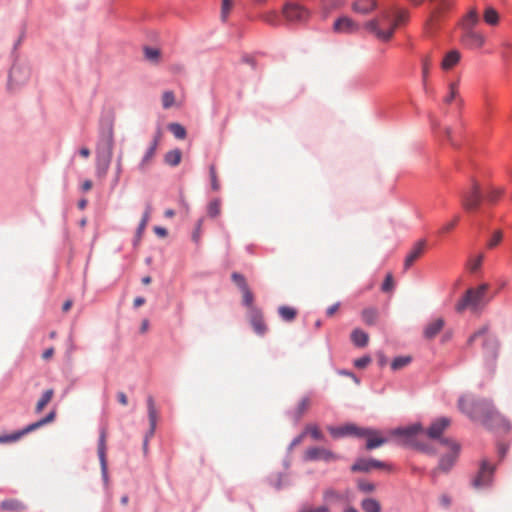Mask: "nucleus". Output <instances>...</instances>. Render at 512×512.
<instances>
[{
	"mask_svg": "<svg viewBox=\"0 0 512 512\" xmlns=\"http://www.w3.org/2000/svg\"><path fill=\"white\" fill-rule=\"evenodd\" d=\"M471 417L492 430L508 432L511 429L510 421L487 401L476 403Z\"/></svg>",
	"mask_w": 512,
	"mask_h": 512,
	"instance_id": "obj_1",
	"label": "nucleus"
},
{
	"mask_svg": "<svg viewBox=\"0 0 512 512\" xmlns=\"http://www.w3.org/2000/svg\"><path fill=\"white\" fill-rule=\"evenodd\" d=\"M409 18L407 10L399 9L393 13L388 11L383 13V20H387L390 23L388 29H382L379 27V20H370L365 23V29L373 33L379 40L389 41L394 34L396 28L404 25Z\"/></svg>",
	"mask_w": 512,
	"mask_h": 512,
	"instance_id": "obj_2",
	"label": "nucleus"
},
{
	"mask_svg": "<svg viewBox=\"0 0 512 512\" xmlns=\"http://www.w3.org/2000/svg\"><path fill=\"white\" fill-rule=\"evenodd\" d=\"M329 431L335 438L345 436L366 438V448H376L388 442L387 438L383 437L379 431L361 428L354 424H346L341 427H330Z\"/></svg>",
	"mask_w": 512,
	"mask_h": 512,
	"instance_id": "obj_3",
	"label": "nucleus"
},
{
	"mask_svg": "<svg viewBox=\"0 0 512 512\" xmlns=\"http://www.w3.org/2000/svg\"><path fill=\"white\" fill-rule=\"evenodd\" d=\"M488 284H481L477 288H470L455 305V310L462 313L466 309L472 312L479 311L484 306V296L488 290Z\"/></svg>",
	"mask_w": 512,
	"mask_h": 512,
	"instance_id": "obj_4",
	"label": "nucleus"
},
{
	"mask_svg": "<svg viewBox=\"0 0 512 512\" xmlns=\"http://www.w3.org/2000/svg\"><path fill=\"white\" fill-rule=\"evenodd\" d=\"M425 428L420 422H415L407 426L398 427L389 431V436L397 438L399 445H411L424 435Z\"/></svg>",
	"mask_w": 512,
	"mask_h": 512,
	"instance_id": "obj_5",
	"label": "nucleus"
},
{
	"mask_svg": "<svg viewBox=\"0 0 512 512\" xmlns=\"http://www.w3.org/2000/svg\"><path fill=\"white\" fill-rule=\"evenodd\" d=\"M55 416H56L55 411H51L44 418H42L32 424H29L22 430L15 431L12 433L0 434V445L15 443L16 441H18L20 438H22L26 434H28L32 431H35L36 429L54 421Z\"/></svg>",
	"mask_w": 512,
	"mask_h": 512,
	"instance_id": "obj_6",
	"label": "nucleus"
},
{
	"mask_svg": "<svg viewBox=\"0 0 512 512\" xmlns=\"http://www.w3.org/2000/svg\"><path fill=\"white\" fill-rule=\"evenodd\" d=\"M495 466L489 461L483 460L481 462L477 475L472 480V486L475 489H484L492 485Z\"/></svg>",
	"mask_w": 512,
	"mask_h": 512,
	"instance_id": "obj_7",
	"label": "nucleus"
},
{
	"mask_svg": "<svg viewBox=\"0 0 512 512\" xmlns=\"http://www.w3.org/2000/svg\"><path fill=\"white\" fill-rule=\"evenodd\" d=\"M282 14L290 23H304L308 20L309 11L300 4L288 2L283 6Z\"/></svg>",
	"mask_w": 512,
	"mask_h": 512,
	"instance_id": "obj_8",
	"label": "nucleus"
},
{
	"mask_svg": "<svg viewBox=\"0 0 512 512\" xmlns=\"http://www.w3.org/2000/svg\"><path fill=\"white\" fill-rule=\"evenodd\" d=\"M462 206L468 211L472 212L478 209L482 201V194L479 185L474 182L472 187L462 193Z\"/></svg>",
	"mask_w": 512,
	"mask_h": 512,
	"instance_id": "obj_9",
	"label": "nucleus"
},
{
	"mask_svg": "<svg viewBox=\"0 0 512 512\" xmlns=\"http://www.w3.org/2000/svg\"><path fill=\"white\" fill-rule=\"evenodd\" d=\"M451 425V419L448 417H440L435 419L431 425L425 429L424 435L430 439H438Z\"/></svg>",
	"mask_w": 512,
	"mask_h": 512,
	"instance_id": "obj_10",
	"label": "nucleus"
},
{
	"mask_svg": "<svg viewBox=\"0 0 512 512\" xmlns=\"http://www.w3.org/2000/svg\"><path fill=\"white\" fill-rule=\"evenodd\" d=\"M360 30V25L348 16H342L336 19L333 24L335 33L353 34Z\"/></svg>",
	"mask_w": 512,
	"mask_h": 512,
	"instance_id": "obj_11",
	"label": "nucleus"
},
{
	"mask_svg": "<svg viewBox=\"0 0 512 512\" xmlns=\"http://www.w3.org/2000/svg\"><path fill=\"white\" fill-rule=\"evenodd\" d=\"M375 468L391 469V465L373 459H359L351 466L353 472H369Z\"/></svg>",
	"mask_w": 512,
	"mask_h": 512,
	"instance_id": "obj_12",
	"label": "nucleus"
},
{
	"mask_svg": "<svg viewBox=\"0 0 512 512\" xmlns=\"http://www.w3.org/2000/svg\"><path fill=\"white\" fill-rule=\"evenodd\" d=\"M248 317L254 332L259 336H263L267 332L268 328L261 311L257 308H251L249 310Z\"/></svg>",
	"mask_w": 512,
	"mask_h": 512,
	"instance_id": "obj_13",
	"label": "nucleus"
},
{
	"mask_svg": "<svg viewBox=\"0 0 512 512\" xmlns=\"http://www.w3.org/2000/svg\"><path fill=\"white\" fill-rule=\"evenodd\" d=\"M426 246L425 240H419L417 241L409 253L407 254L405 260H404V269H409L416 260H418L424 253Z\"/></svg>",
	"mask_w": 512,
	"mask_h": 512,
	"instance_id": "obj_14",
	"label": "nucleus"
},
{
	"mask_svg": "<svg viewBox=\"0 0 512 512\" xmlns=\"http://www.w3.org/2000/svg\"><path fill=\"white\" fill-rule=\"evenodd\" d=\"M112 147H113V141L112 137L110 136L107 140V146L105 151L98 150L97 154V165L99 169H102L103 173H106V171L109 168L111 158H112Z\"/></svg>",
	"mask_w": 512,
	"mask_h": 512,
	"instance_id": "obj_15",
	"label": "nucleus"
},
{
	"mask_svg": "<svg viewBox=\"0 0 512 512\" xmlns=\"http://www.w3.org/2000/svg\"><path fill=\"white\" fill-rule=\"evenodd\" d=\"M463 43L470 48H481L485 44V36L473 29L465 30Z\"/></svg>",
	"mask_w": 512,
	"mask_h": 512,
	"instance_id": "obj_16",
	"label": "nucleus"
},
{
	"mask_svg": "<svg viewBox=\"0 0 512 512\" xmlns=\"http://www.w3.org/2000/svg\"><path fill=\"white\" fill-rule=\"evenodd\" d=\"M445 320L441 317L435 318L430 321L423 330V335L426 339L431 340L435 338L440 331L444 328Z\"/></svg>",
	"mask_w": 512,
	"mask_h": 512,
	"instance_id": "obj_17",
	"label": "nucleus"
},
{
	"mask_svg": "<svg viewBox=\"0 0 512 512\" xmlns=\"http://www.w3.org/2000/svg\"><path fill=\"white\" fill-rule=\"evenodd\" d=\"M156 151L157 150H155V145L149 146L147 148L141 160L137 164L136 169L138 172H140L141 174H145L150 169L155 158Z\"/></svg>",
	"mask_w": 512,
	"mask_h": 512,
	"instance_id": "obj_18",
	"label": "nucleus"
},
{
	"mask_svg": "<svg viewBox=\"0 0 512 512\" xmlns=\"http://www.w3.org/2000/svg\"><path fill=\"white\" fill-rule=\"evenodd\" d=\"M29 76L28 69L21 66H13L10 74H9V86L12 87L13 84H22L26 82Z\"/></svg>",
	"mask_w": 512,
	"mask_h": 512,
	"instance_id": "obj_19",
	"label": "nucleus"
},
{
	"mask_svg": "<svg viewBox=\"0 0 512 512\" xmlns=\"http://www.w3.org/2000/svg\"><path fill=\"white\" fill-rule=\"evenodd\" d=\"M303 458L307 461L328 462L334 458L330 450H305Z\"/></svg>",
	"mask_w": 512,
	"mask_h": 512,
	"instance_id": "obj_20",
	"label": "nucleus"
},
{
	"mask_svg": "<svg viewBox=\"0 0 512 512\" xmlns=\"http://www.w3.org/2000/svg\"><path fill=\"white\" fill-rule=\"evenodd\" d=\"M311 399L305 396L300 399L297 406L290 412V416L294 421H299L310 409Z\"/></svg>",
	"mask_w": 512,
	"mask_h": 512,
	"instance_id": "obj_21",
	"label": "nucleus"
},
{
	"mask_svg": "<svg viewBox=\"0 0 512 512\" xmlns=\"http://www.w3.org/2000/svg\"><path fill=\"white\" fill-rule=\"evenodd\" d=\"M454 101L457 102L459 105L463 104V100L460 97V93H459V83H458V81L449 83V85H448V93L443 98V102L445 104H448V105L451 104Z\"/></svg>",
	"mask_w": 512,
	"mask_h": 512,
	"instance_id": "obj_22",
	"label": "nucleus"
},
{
	"mask_svg": "<svg viewBox=\"0 0 512 512\" xmlns=\"http://www.w3.org/2000/svg\"><path fill=\"white\" fill-rule=\"evenodd\" d=\"M377 7L376 0H356L353 5V11L360 14H368Z\"/></svg>",
	"mask_w": 512,
	"mask_h": 512,
	"instance_id": "obj_23",
	"label": "nucleus"
},
{
	"mask_svg": "<svg viewBox=\"0 0 512 512\" xmlns=\"http://www.w3.org/2000/svg\"><path fill=\"white\" fill-rule=\"evenodd\" d=\"M147 407H148V417L150 423L149 436L154 434L156 423H157V410L154 403V398L152 396H148L147 398Z\"/></svg>",
	"mask_w": 512,
	"mask_h": 512,
	"instance_id": "obj_24",
	"label": "nucleus"
},
{
	"mask_svg": "<svg viewBox=\"0 0 512 512\" xmlns=\"http://www.w3.org/2000/svg\"><path fill=\"white\" fill-rule=\"evenodd\" d=\"M457 458L458 454L456 450H450L448 453L441 457L439 462V469L444 472L449 471L455 464Z\"/></svg>",
	"mask_w": 512,
	"mask_h": 512,
	"instance_id": "obj_25",
	"label": "nucleus"
},
{
	"mask_svg": "<svg viewBox=\"0 0 512 512\" xmlns=\"http://www.w3.org/2000/svg\"><path fill=\"white\" fill-rule=\"evenodd\" d=\"M460 53L457 50L448 52L442 60L441 67L443 70H450L460 61Z\"/></svg>",
	"mask_w": 512,
	"mask_h": 512,
	"instance_id": "obj_26",
	"label": "nucleus"
},
{
	"mask_svg": "<svg viewBox=\"0 0 512 512\" xmlns=\"http://www.w3.org/2000/svg\"><path fill=\"white\" fill-rule=\"evenodd\" d=\"M351 341L358 347H365L368 344L369 336L361 329H354L351 333Z\"/></svg>",
	"mask_w": 512,
	"mask_h": 512,
	"instance_id": "obj_27",
	"label": "nucleus"
},
{
	"mask_svg": "<svg viewBox=\"0 0 512 512\" xmlns=\"http://www.w3.org/2000/svg\"><path fill=\"white\" fill-rule=\"evenodd\" d=\"M182 159V152L179 149L168 151L164 156V161L167 165L175 167L180 164Z\"/></svg>",
	"mask_w": 512,
	"mask_h": 512,
	"instance_id": "obj_28",
	"label": "nucleus"
},
{
	"mask_svg": "<svg viewBox=\"0 0 512 512\" xmlns=\"http://www.w3.org/2000/svg\"><path fill=\"white\" fill-rule=\"evenodd\" d=\"M378 315H379L378 310L373 307L366 308L361 313L362 320L367 325L376 324Z\"/></svg>",
	"mask_w": 512,
	"mask_h": 512,
	"instance_id": "obj_29",
	"label": "nucleus"
},
{
	"mask_svg": "<svg viewBox=\"0 0 512 512\" xmlns=\"http://www.w3.org/2000/svg\"><path fill=\"white\" fill-rule=\"evenodd\" d=\"M348 494V490L345 493H340L334 489H327L323 494V498L327 502L342 501L348 498Z\"/></svg>",
	"mask_w": 512,
	"mask_h": 512,
	"instance_id": "obj_30",
	"label": "nucleus"
},
{
	"mask_svg": "<svg viewBox=\"0 0 512 512\" xmlns=\"http://www.w3.org/2000/svg\"><path fill=\"white\" fill-rule=\"evenodd\" d=\"M361 508L364 512H381V504L374 498H366L361 502Z\"/></svg>",
	"mask_w": 512,
	"mask_h": 512,
	"instance_id": "obj_31",
	"label": "nucleus"
},
{
	"mask_svg": "<svg viewBox=\"0 0 512 512\" xmlns=\"http://www.w3.org/2000/svg\"><path fill=\"white\" fill-rule=\"evenodd\" d=\"M53 395H54L53 389H47L46 391H44L41 398L36 403V406H35L36 413H40L43 411V409L46 407V405L51 401Z\"/></svg>",
	"mask_w": 512,
	"mask_h": 512,
	"instance_id": "obj_32",
	"label": "nucleus"
},
{
	"mask_svg": "<svg viewBox=\"0 0 512 512\" xmlns=\"http://www.w3.org/2000/svg\"><path fill=\"white\" fill-rule=\"evenodd\" d=\"M344 4V0H322V12L324 18L328 17L329 13L341 7Z\"/></svg>",
	"mask_w": 512,
	"mask_h": 512,
	"instance_id": "obj_33",
	"label": "nucleus"
},
{
	"mask_svg": "<svg viewBox=\"0 0 512 512\" xmlns=\"http://www.w3.org/2000/svg\"><path fill=\"white\" fill-rule=\"evenodd\" d=\"M0 507L5 511H21L25 508L24 504L16 499L2 501Z\"/></svg>",
	"mask_w": 512,
	"mask_h": 512,
	"instance_id": "obj_34",
	"label": "nucleus"
},
{
	"mask_svg": "<svg viewBox=\"0 0 512 512\" xmlns=\"http://www.w3.org/2000/svg\"><path fill=\"white\" fill-rule=\"evenodd\" d=\"M484 21L488 24V25H491V26H495L498 24L499 22V14L498 12L492 8V7H487L485 9V12H484Z\"/></svg>",
	"mask_w": 512,
	"mask_h": 512,
	"instance_id": "obj_35",
	"label": "nucleus"
},
{
	"mask_svg": "<svg viewBox=\"0 0 512 512\" xmlns=\"http://www.w3.org/2000/svg\"><path fill=\"white\" fill-rule=\"evenodd\" d=\"M207 214L211 218H216L221 214V200L216 198L209 202Z\"/></svg>",
	"mask_w": 512,
	"mask_h": 512,
	"instance_id": "obj_36",
	"label": "nucleus"
},
{
	"mask_svg": "<svg viewBox=\"0 0 512 512\" xmlns=\"http://www.w3.org/2000/svg\"><path fill=\"white\" fill-rule=\"evenodd\" d=\"M279 315L284 321H293L297 315L296 309L289 306H281L278 309Z\"/></svg>",
	"mask_w": 512,
	"mask_h": 512,
	"instance_id": "obj_37",
	"label": "nucleus"
},
{
	"mask_svg": "<svg viewBox=\"0 0 512 512\" xmlns=\"http://www.w3.org/2000/svg\"><path fill=\"white\" fill-rule=\"evenodd\" d=\"M484 261V254L480 253L475 257H471L467 263V267L470 272L476 273L480 268Z\"/></svg>",
	"mask_w": 512,
	"mask_h": 512,
	"instance_id": "obj_38",
	"label": "nucleus"
},
{
	"mask_svg": "<svg viewBox=\"0 0 512 512\" xmlns=\"http://www.w3.org/2000/svg\"><path fill=\"white\" fill-rule=\"evenodd\" d=\"M168 129L177 139H184L186 137V129L179 123H170Z\"/></svg>",
	"mask_w": 512,
	"mask_h": 512,
	"instance_id": "obj_39",
	"label": "nucleus"
},
{
	"mask_svg": "<svg viewBox=\"0 0 512 512\" xmlns=\"http://www.w3.org/2000/svg\"><path fill=\"white\" fill-rule=\"evenodd\" d=\"M303 435L310 436L313 440H321L323 433L316 425H307L303 431Z\"/></svg>",
	"mask_w": 512,
	"mask_h": 512,
	"instance_id": "obj_40",
	"label": "nucleus"
},
{
	"mask_svg": "<svg viewBox=\"0 0 512 512\" xmlns=\"http://www.w3.org/2000/svg\"><path fill=\"white\" fill-rule=\"evenodd\" d=\"M410 362H411L410 356H399V357H396L392 361L391 368H392V370L397 371V370H400V369L404 368L405 366H407Z\"/></svg>",
	"mask_w": 512,
	"mask_h": 512,
	"instance_id": "obj_41",
	"label": "nucleus"
},
{
	"mask_svg": "<svg viewBox=\"0 0 512 512\" xmlns=\"http://www.w3.org/2000/svg\"><path fill=\"white\" fill-rule=\"evenodd\" d=\"M479 22L478 14L475 10H471L465 18L464 29H472Z\"/></svg>",
	"mask_w": 512,
	"mask_h": 512,
	"instance_id": "obj_42",
	"label": "nucleus"
},
{
	"mask_svg": "<svg viewBox=\"0 0 512 512\" xmlns=\"http://www.w3.org/2000/svg\"><path fill=\"white\" fill-rule=\"evenodd\" d=\"M99 460L101 464V472L102 477L105 482V484L108 483V468H107V460L105 455V450H99Z\"/></svg>",
	"mask_w": 512,
	"mask_h": 512,
	"instance_id": "obj_43",
	"label": "nucleus"
},
{
	"mask_svg": "<svg viewBox=\"0 0 512 512\" xmlns=\"http://www.w3.org/2000/svg\"><path fill=\"white\" fill-rule=\"evenodd\" d=\"M145 58L151 62H158L160 58V50L152 47L144 48Z\"/></svg>",
	"mask_w": 512,
	"mask_h": 512,
	"instance_id": "obj_44",
	"label": "nucleus"
},
{
	"mask_svg": "<svg viewBox=\"0 0 512 512\" xmlns=\"http://www.w3.org/2000/svg\"><path fill=\"white\" fill-rule=\"evenodd\" d=\"M240 291L242 293V298H243L244 305H246L250 309L254 308L253 305H252L254 297H253V293L251 292L249 286H246L245 288L240 289Z\"/></svg>",
	"mask_w": 512,
	"mask_h": 512,
	"instance_id": "obj_45",
	"label": "nucleus"
},
{
	"mask_svg": "<svg viewBox=\"0 0 512 512\" xmlns=\"http://www.w3.org/2000/svg\"><path fill=\"white\" fill-rule=\"evenodd\" d=\"M431 65H432L431 56L430 55L424 56L422 58V78H423L424 82H426V80L428 78Z\"/></svg>",
	"mask_w": 512,
	"mask_h": 512,
	"instance_id": "obj_46",
	"label": "nucleus"
},
{
	"mask_svg": "<svg viewBox=\"0 0 512 512\" xmlns=\"http://www.w3.org/2000/svg\"><path fill=\"white\" fill-rule=\"evenodd\" d=\"M209 175H210V181H211V187L214 191H218L220 189V182L218 180L216 167L214 165H211L209 167Z\"/></svg>",
	"mask_w": 512,
	"mask_h": 512,
	"instance_id": "obj_47",
	"label": "nucleus"
},
{
	"mask_svg": "<svg viewBox=\"0 0 512 512\" xmlns=\"http://www.w3.org/2000/svg\"><path fill=\"white\" fill-rule=\"evenodd\" d=\"M175 101V96L172 91H165L162 95V106L165 109L170 108Z\"/></svg>",
	"mask_w": 512,
	"mask_h": 512,
	"instance_id": "obj_48",
	"label": "nucleus"
},
{
	"mask_svg": "<svg viewBox=\"0 0 512 512\" xmlns=\"http://www.w3.org/2000/svg\"><path fill=\"white\" fill-rule=\"evenodd\" d=\"M150 213H151V206L148 205L147 208H146V211L143 214L141 222L139 224V227H138V230H137L138 235H141L143 233V231L145 230V228H146V226L148 224L149 218H150Z\"/></svg>",
	"mask_w": 512,
	"mask_h": 512,
	"instance_id": "obj_49",
	"label": "nucleus"
},
{
	"mask_svg": "<svg viewBox=\"0 0 512 512\" xmlns=\"http://www.w3.org/2000/svg\"><path fill=\"white\" fill-rule=\"evenodd\" d=\"M503 234L500 230H497L493 233L492 237L487 242V247L489 249H493L496 247L502 240Z\"/></svg>",
	"mask_w": 512,
	"mask_h": 512,
	"instance_id": "obj_50",
	"label": "nucleus"
},
{
	"mask_svg": "<svg viewBox=\"0 0 512 512\" xmlns=\"http://www.w3.org/2000/svg\"><path fill=\"white\" fill-rule=\"evenodd\" d=\"M233 282L238 286L239 289L245 288L248 286L244 276L240 273L234 272L231 275Z\"/></svg>",
	"mask_w": 512,
	"mask_h": 512,
	"instance_id": "obj_51",
	"label": "nucleus"
},
{
	"mask_svg": "<svg viewBox=\"0 0 512 512\" xmlns=\"http://www.w3.org/2000/svg\"><path fill=\"white\" fill-rule=\"evenodd\" d=\"M503 193V190L501 188H491L490 191L487 193V200L494 202L496 201Z\"/></svg>",
	"mask_w": 512,
	"mask_h": 512,
	"instance_id": "obj_52",
	"label": "nucleus"
},
{
	"mask_svg": "<svg viewBox=\"0 0 512 512\" xmlns=\"http://www.w3.org/2000/svg\"><path fill=\"white\" fill-rule=\"evenodd\" d=\"M459 221V216H455L450 222L446 223L440 230L441 233L450 232L455 228Z\"/></svg>",
	"mask_w": 512,
	"mask_h": 512,
	"instance_id": "obj_53",
	"label": "nucleus"
},
{
	"mask_svg": "<svg viewBox=\"0 0 512 512\" xmlns=\"http://www.w3.org/2000/svg\"><path fill=\"white\" fill-rule=\"evenodd\" d=\"M264 20L272 25H278L279 24V18L278 14L275 11L269 12L265 14Z\"/></svg>",
	"mask_w": 512,
	"mask_h": 512,
	"instance_id": "obj_54",
	"label": "nucleus"
},
{
	"mask_svg": "<svg viewBox=\"0 0 512 512\" xmlns=\"http://www.w3.org/2000/svg\"><path fill=\"white\" fill-rule=\"evenodd\" d=\"M358 488L363 492L370 493L375 490V485L371 482L362 481L358 483Z\"/></svg>",
	"mask_w": 512,
	"mask_h": 512,
	"instance_id": "obj_55",
	"label": "nucleus"
},
{
	"mask_svg": "<svg viewBox=\"0 0 512 512\" xmlns=\"http://www.w3.org/2000/svg\"><path fill=\"white\" fill-rule=\"evenodd\" d=\"M393 286H394L393 277L391 274H388L385 278L384 283L382 284V290L384 292L391 291L393 289Z\"/></svg>",
	"mask_w": 512,
	"mask_h": 512,
	"instance_id": "obj_56",
	"label": "nucleus"
},
{
	"mask_svg": "<svg viewBox=\"0 0 512 512\" xmlns=\"http://www.w3.org/2000/svg\"><path fill=\"white\" fill-rule=\"evenodd\" d=\"M232 8V1L231 0H223L222 1V9H221V15L223 19H226L229 11Z\"/></svg>",
	"mask_w": 512,
	"mask_h": 512,
	"instance_id": "obj_57",
	"label": "nucleus"
},
{
	"mask_svg": "<svg viewBox=\"0 0 512 512\" xmlns=\"http://www.w3.org/2000/svg\"><path fill=\"white\" fill-rule=\"evenodd\" d=\"M439 502L440 505L443 506L444 508H449L452 503V499L448 494H442L439 497Z\"/></svg>",
	"mask_w": 512,
	"mask_h": 512,
	"instance_id": "obj_58",
	"label": "nucleus"
},
{
	"mask_svg": "<svg viewBox=\"0 0 512 512\" xmlns=\"http://www.w3.org/2000/svg\"><path fill=\"white\" fill-rule=\"evenodd\" d=\"M370 362L371 359L369 357H361L355 360L354 365L357 368H365Z\"/></svg>",
	"mask_w": 512,
	"mask_h": 512,
	"instance_id": "obj_59",
	"label": "nucleus"
},
{
	"mask_svg": "<svg viewBox=\"0 0 512 512\" xmlns=\"http://www.w3.org/2000/svg\"><path fill=\"white\" fill-rule=\"evenodd\" d=\"M202 224H203V219L198 220L197 225H196V230L192 236L193 240L195 242H199V240H200Z\"/></svg>",
	"mask_w": 512,
	"mask_h": 512,
	"instance_id": "obj_60",
	"label": "nucleus"
},
{
	"mask_svg": "<svg viewBox=\"0 0 512 512\" xmlns=\"http://www.w3.org/2000/svg\"><path fill=\"white\" fill-rule=\"evenodd\" d=\"M53 355H54V348L49 347L42 353V359L49 360L53 357Z\"/></svg>",
	"mask_w": 512,
	"mask_h": 512,
	"instance_id": "obj_61",
	"label": "nucleus"
},
{
	"mask_svg": "<svg viewBox=\"0 0 512 512\" xmlns=\"http://www.w3.org/2000/svg\"><path fill=\"white\" fill-rule=\"evenodd\" d=\"M117 399H118V402L123 406H126L128 404V398L124 392H121V391L118 392Z\"/></svg>",
	"mask_w": 512,
	"mask_h": 512,
	"instance_id": "obj_62",
	"label": "nucleus"
},
{
	"mask_svg": "<svg viewBox=\"0 0 512 512\" xmlns=\"http://www.w3.org/2000/svg\"><path fill=\"white\" fill-rule=\"evenodd\" d=\"M339 307H340L339 303L333 304L332 306L328 307L326 314L328 316H333L336 313V311L339 309Z\"/></svg>",
	"mask_w": 512,
	"mask_h": 512,
	"instance_id": "obj_63",
	"label": "nucleus"
},
{
	"mask_svg": "<svg viewBox=\"0 0 512 512\" xmlns=\"http://www.w3.org/2000/svg\"><path fill=\"white\" fill-rule=\"evenodd\" d=\"M301 512H330V510L326 506H320V507L315 508V509H306V510H303Z\"/></svg>",
	"mask_w": 512,
	"mask_h": 512,
	"instance_id": "obj_64",
	"label": "nucleus"
}]
</instances>
